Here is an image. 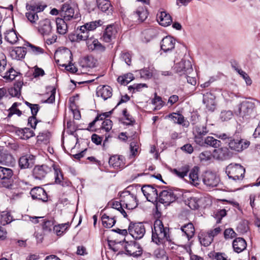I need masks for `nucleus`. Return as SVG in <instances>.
Returning a JSON list of instances; mask_svg holds the SVG:
<instances>
[{
	"label": "nucleus",
	"mask_w": 260,
	"mask_h": 260,
	"mask_svg": "<svg viewBox=\"0 0 260 260\" xmlns=\"http://www.w3.org/2000/svg\"><path fill=\"white\" fill-rule=\"evenodd\" d=\"M134 79V77L133 74L129 73L125 74L123 76H119L117 78V81L122 85H126Z\"/></svg>",
	"instance_id": "obj_47"
},
{
	"label": "nucleus",
	"mask_w": 260,
	"mask_h": 260,
	"mask_svg": "<svg viewBox=\"0 0 260 260\" xmlns=\"http://www.w3.org/2000/svg\"><path fill=\"white\" fill-rule=\"evenodd\" d=\"M235 70L243 77V78L245 80L246 83L248 85H250L252 84V80L249 77V76L247 75V74L242 70L241 69H239L236 67H234Z\"/></svg>",
	"instance_id": "obj_60"
},
{
	"label": "nucleus",
	"mask_w": 260,
	"mask_h": 260,
	"mask_svg": "<svg viewBox=\"0 0 260 260\" xmlns=\"http://www.w3.org/2000/svg\"><path fill=\"white\" fill-rule=\"evenodd\" d=\"M118 26L116 24L108 25L105 28L102 38L106 43H110L115 39L118 32Z\"/></svg>",
	"instance_id": "obj_13"
},
{
	"label": "nucleus",
	"mask_w": 260,
	"mask_h": 260,
	"mask_svg": "<svg viewBox=\"0 0 260 260\" xmlns=\"http://www.w3.org/2000/svg\"><path fill=\"white\" fill-rule=\"evenodd\" d=\"M156 187L158 188H168V186L161 187L155 184H145L142 186V192L148 201L152 203L157 202L158 193Z\"/></svg>",
	"instance_id": "obj_6"
},
{
	"label": "nucleus",
	"mask_w": 260,
	"mask_h": 260,
	"mask_svg": "<svg viewBox=\"0 0 260 260\" xmlns=\"http://www.w3.org/2000/svg\"><path fill=\"white\" fill-rule=\"evenodd\" d=\"M159 202L166 204L167 205L175 202L177 198L171 189L163 190L159 192L158 196Z\"/></svg>",
	"instance_id": "obj_15"
},
{
	"label": "nucleus",
	"mask_w": 260,
	"mask_h": 260,
	"mask_svg": "<svg viewBox=\"0 0 260 260\" xmlns=\"http://www.w3.org/2000/svg\"><path fill=\"white\" fill-rule=\"evenodd\" d=\"M214 156L219 159H228L233 156V153L229 150V148L221 147L214 150Z\"/></svg>",
	"instance_id": "obj_27"
},
{
	"label": "nucleus",
	"mask_w": 260,
	"mask_h": 260,
	"mask_svg": "<svg viewBox=\"0 0 260 260\" xmlns=\"http://www.w3.org/2000/svg\"><path fill=\"white\" fill-rule=\"evenodd\" d=\"M232 246L234 251L235 252L239 253L246 249L247 247V243L243 238H236L233 241Z\"/></svg>",
	"instance_id": "obj_31"
},
{
	"label": "nucleus",
	"mask_w": 260,
	"mask_h": 260,
	"mask_svg": "<svg viewBox=\"0 0 260 260\" xmlns=\"http://www.w3.org/2000/svg\"><path fill=\"white\" fill-rule=\"evenodd\" d=\"M147 87V85L145 83L134 84L128 87V90L132 91L133 93L140 91L142 88Z\"/></svg>",
	"instance_id": "obj_61"
},
{
	"label": "nucleus",
	"mask_w": 260,
	"mask_h": 260,
	"mask_svg": "<svg viewBox=\"0 0 260 260\" xmlns=\"http://www.w3.org/2000/svg\"><path fill=\"white\" fill-rule=\"evenodd\" d=\"M190 170V167L188 165H185L182 166L180 169V178H182L185 181L188 176V173Z\"/></svg>",
	"instance_id": "obj_64"
},
{
	"label": "nucleus",
	"mask_w": 260,
	"mask_h": 260,
	"mask_svg": "<svg viewBox=\"0 0 260 260\" xmlns=\"http://www.w3.org/2000/svg\"><path fill=\"white\" fill-rule=\"evenodd\" d=\"M98 96H100L104 100L110 98L112 95V89L108 85L100 86L96 90Z\"/></svg>",
	"instance_id": "obj_30"
},
{
	"label": "nucleus",
	"mask_w": 260,
	"mask_h": 260,
	"mask_svg": "<svg viewBox=\"0 0 260 260\" xmlns=\"http://www.w3.org/2000/svg\"><path fill=\"white\" fill-rule=\"evenodd\" d=\"M108 205L110 206L112 208L116 209L117 211H118L124 217H127V213L123 209V203L121 202V200L119 202L115 200H111L109 202Z\"/></svg>",
	"instance_id": "obj_41"
},
{
	"label": "nucleus",
	"mask_w": 260,
	"mask_h": 260,
	"mask_svg": "<svg viewBox=\"0 0 260 260\" xmlns=\"http://www.w3.org/2000/svg\"><path fill=\"white\" fill-rule=\"evenodd\" d=\"M96 5L99 9L107 15L112 14L113 7L108 0H96Z\"/></svg>",
	"instance_id": "obj_32"
},
{
	"label": "nucleus",
	"mask_w": 260,
	"mask_h": 260,
	"mask_svg": "<svg viewBox=\"0 0 260 260\" xmlns=\"http://www.w3.org/2000/svg\"><path fill=\"white\" fill-rule=\"evenodd\" d=\"M46 7V5H42L40 4H26V9L27 11L38 13L44 11Z\"/></svg>",
	"instance_id": "obj_44"
},
{
	"label": "nucleus",
	"mask_w": 260,
	"mask_h": 260,
	"mask_svg": "<svg viewBox=\"0 0 260 260\" xmlns=\"http://www.w3.org/2000/svg\"><path fill=\"white\" fill-rule=\"evenodd\" d=\"M39 32L42 36H48L52 30L51 22L49 19L41 20L39 22V25L37 27Z\"/></svg>",
	"instance_id": "obj_21"
},
{
	"label": "nucleus",
	"mask_w": 260,
	"mask_h": 260,
	"mask_svg": "<svg viewBox=\"0 0 260 260\" xmlns=\"http://www.w3.org/2000/svg\"><path fill=\"white\" fill-rule=\"evenodd\" d=\"M17 72L12 68H9L4 74V78L10 80H14L16 76Z\"/></svg>",
	"instance_id": "obj_58"
},
{
	"label": "nucleus",
	"mask_w": 260,
	"mask_h": 260,
	"mask_svg": "<svg viewBox=\"0 0 260 260\" xmlns=\"http://www.w3.org/2000/svg\"><path fill=\"white\" fill-rule=\"evenodd\" d=\"M152 241L158 245L168 246L173 253H176L179 245L175 244L169 235V229L164 226L161 220L156 219L152 226Z\"/></svg>",
	"instance_id": "obj_2"
},
{
	"label": "nucleus",
	"mask_w": 260,
	"mask_h": 260,
	"mask_svg": "<svg viewBox=\"0 0 260 260\" xmlns=\"http://www.w3.org/2000/svg\"><path fill=\"white\" fill-rule=\"evenodd\" d=\"M254 103L251 101L242 102L239 106V115L243 119H248L254 114Z\"/></svg>",
	"instance_id": "obj_9"
},
{
	"label": "nucleus",
	"mask_w": 260,
	"mask_h": 260,
	"mask_svg": "<svg viewBox=\"0 0 260 260\" xmlns=\"http://www.w3.org/2000/svg\"><path fill=\"white\" fill-rule=\"evenodd\" d=\"M68 21L62 18H57L56 19V31L57 32L61 35L66 34L68 31Z\"/></svg>",
	"instance_id": "obj_33"
},
{
	"label": "nucleus",
	"mask_w": 260,
	"mask_h": 260,
	"mask_svg": "<svg viewBox=\"0 0 260 260\" xmlns=\"http://www.w3.org/2000/svg\"><path fill=\"white\" fill-rule=\"evenodd\" d=\"M102 224L103 226L106 228H112L116 222L115 216L112 215H107L104 213L101 217Z\"/></svg>",
	"instance_id": "obj_37"
},
{
	"label": "nucleus",
	"mask_w": 260,
	"mask_h": 260,
	"mask_svg": "<svg viewBox=\"0 0 260 260\" xmlns=\"http://www.w3.org/2000/svg\"><path fill=\"white\" fill-rule=\"evenodd\" d=\"M180 230L181 231V236L183 238L189 241L194 234V228L192 223H188L182 226Z\"/></svg>",
	"instance_id": "obj_29"
},
{
	"label": "nucleus",
	"mask_w": 260,
	"mask_h": 260,
	"mask_svg": "<svg viewBox=\"0 0 260 260\" xmlns=\"http://www.w3.org/2000/svg\"><path fill=\"white\" fill-rule=\"evenodd\" d=\"M67 52L66 55L70 57V60L69 61L68 64H63L61 65L62 67H64L65 69L70 72L71 73H75L78 71V69L74 66L72 63L73 57H72V53L71 51L67 49H66Z\"/></svg>",
	"instance_id": "obj_40"
},
{
	"label": "nucleus",
	"mask_w": 260,
	"mask_h": 260,
	"mask_svg": "<svg viewBox=\"0 0 260 260\" xmlns=\"http://www.w3.org/2000/svg\"><path fill=\"white\" fill-rule=\"evenodd\" d=\"M75 34L76 36L77 42H79L81 41H86L90 38L88 37V35L87 34V32L83 30H80V28L79 29V27L77 28Z\"/></svg>",
	"instance_id": "obj_55"
},
{
	"label": "nucleus",
	"mask_w": 260,
	"mask_h": 260,
	"mask_svg": "<svg viewBox=\"0 0 260 260\" xmlns=\"http://www.w3.org/2000/svg\"><path fill=\"white\" fill-rule=\"evenodd\" d=\"M148 13L145 8L139 7L134 13V17L137 19L139 22H142L147 18Z\"/></svg>",
	"instance_id": "obj_38"
},
{
	"label": "nucleus",
	"mask_w": 260,
	"mask_h": 260,
	"mask_svg": "<svg viewBox=\"0 0 260 260\" xmlns=\"http://www.w3.org/2000/svg\"><path fill=\"white\" fill-rule=\"evenodd\" d=\"M35 156L31 154H26L21 156L18 160L19 167L21 169H26L31 168L35 164Z\"/></svg>",
	"instance_id": "obj_19"
},
{
	"label": "nucleus",
	"mask_w": 260,
	"mask_h": 260,
	"mask_svg": "<svg viewBox=\"0 0 260 260\" xmlns=\"http://www.w3.org/2000/svg\"><path fill=\"white\" fill-rule=\"evenodd\" d=\"M1 222L5 225L10 223L13 220V217L11 213L8 211H4L1 215Z\"/></svg>",
	"instance_id": "obj_51"
},
{
	"label": "nucleus",
	"mask_w": 260,
	"mask_h": 260,
	"mask_svg": "<svg viewBox=\"0 0 260 260\" xmlns=\"http://www.w3.org/2000/svg\"><path fill=\"white\" fill-rule=\"evenodd\" d=\"M103 23L101 20L87 22L80 27V30L85 31L88 35V37H90V31L94 30L98 27L101 26Z\"/></svg>",
	"instance_id": "obj_28"
},
{
	"label": "nucleus",
	"mask_w": 260,
	"mask_h": 260,
	"mask_svg": "<svg viewBox=\"0 0 260 260\" xmlns=\"http://www.w3.org/2000/svg\"><path fill=\"white\" fill-rule=\"evenodd\" d=\"M218 138L224 141L229 146V149L236 152H242L248 148L250 144L249 141L244 140L236 135L230 136L224 133L219 135Z\"/></svg>",
	"instance_id": "obj_3"
},
{
	"label": "nucleus",
	"mask_w": 260,
	"mask_h": 260,
	"mask_svg": "<svg viewBox=\"0 0 260 260\" xmlns=\"http://www.w3.org/2000/svg\"><path fill=\"white\" fill-rule=\"evenodd\" d=\"M13 171L12 169L0 166L1 185L6 188H11L13 184Z\"/></svg>",
	"instance_id": "obj_8"
},
{
	"label": "nucleus",
	"mask_w": 260,
	"mask_h": 260,
	"mask_svg": "<svg viewBox=\"0 0 260 260\" xmlns=\"http://www.w3.org/2000/svg\"><path fill=\"white\" fill-rule=\"evenodd\" d=\"M50 136L51 134L49 132L40 133L37 136V142L46 144L49 143Z\"/></svg>",
	"instance_id": "obj_49"
},
{
	"label": "nucleus",
	"mask_w": 260,
	"mask_h": 260,
	"mask_svg": "<svg viewBox=\"0 0 260 260\" xmlns=\"http://www.w3.org/2000/svg\"><path fill=\"white\" fill-rule=\"evenodd\" d=\"M175 43V40L173 37L170 36H166L161 41V49L165 52L172 50L174 48Z\"/></svg>",
	"instance_id": "obj_24"
},
{
	"label": "nucleus",
	"mask_w": 260,
	"mask_h": 260,
	"mask_svg": "<svg viewBox=\"0 0 260 260\" xmlns=\"http://www.w3.org/2000/svg\"><path fill=\"white\" fill-rule=\"evenodd\" d=\"M16 134L20 139L23 140H27L35 136L34 131L28 127L19 128L16 131Z\"/></svg>",
	"instance_id": "obj_36"
},
{
	"label": "nucleus",
	"mask_w": 260,
	"mask_h": 260,
	"mask_svg": "<svg viewBox=\"0 0 260 260\" xmlns=\"http://www.w3.org/2000/svg\"><path fill=\"white\" fill-rule=\"evenodd\" d=\"M215 98V95L210 91L203 94V102L208 111L213 112L216 109Z\"/></svg>",
	"instance_id": "obj_16"
},
{
	"label": "nucleus",
	"mask_w": 260,
	"mask_h": 260,
	"mask_svg": "<svg viewBox=\"0 0 260 260\" xmlns=\"http://www.w3.org/2000/svg\"><path fill=\"white\" fill-rule=\"evenodd\" d=\"M70 225L71 224L69 222L54 225L53 232L57 236H61L66 233Z\"/></svg>",
	"instance_id": "obj_39"
},
{
	"label": "nucleus",
	"mask_w": 260,
	"mask_h": 260,
	"mask_svg": "<svg viewBox=\"0 0 260 260\" xmlns=\"http://www.w3.org/2000/svg\"><path fill=\"white\" fill-rule=\"evenodd\" d=\"M199 168L194 167L191 170L189 175L185 179V181L197 186L200 183V179L199 178Z\"/></svg>",
	"instance_id": "obj_23"
},
{
	"label": "nucleus",
	"mask_w": 260,
	"mask_h": 260,
	"mask_svg": "<svg viewBox=\"0 0 260 260\" xmlns=\"http://www.w3.org/2000/svg\"><path fill=\"white\" fill-rule=\"evenodd\" d=\"M60 16L62 19L68 21L77 18V15L75 14L74 7L68 3H65L62 6L60 10Z\"/></svg>",
	"instance_id": "obj_14"
},
{
	"label": "nucleus",
	"mask_w": 260,
	"mask_h": 260,
	"mask_svg": "<svg viewBox=\"0 0 260 260\" xmlns=\"http://www.w3.org/2000/svg\"><path fill=\"white\" fill-rule=\"evenodd\" d=\"M152 255L156 260H168V256L164 248H157L154 250Z\"/></svg>",
	"instance_id": "obj_45"
},
{
	"label": "nucleus",
	"mask_w": 260,
	"mask_h": 260,
	"mask_svg": "<svg viewBox=\"0 0 260 260\" xmlns=\"http://www.w3.org/2000/svg\"><path fill=\"white\" fill-rule=\"evenodd\" d=\"M156 19L159 24L163 26H169L172 22L171 16L165 11L158 12L156 15Z\"/></svg>",
	"instance_id": "obj_26"
},
{
	"label": "nucleus",
	"mask_w": 260,
	"mask_h": 260,
	"mask_svg": "<svg viewBox=\"0 0 260 260\" xmlns=\"http://www.w3.org/2000/svg\"><path fill=\"white\" fill-rule=\"evenodd\" d=\"M191 60L189 55L185 54L180 62V90L184 93L183 96L189 94L197 83L196 78L191 76L193 70Z\"/></svg>",
	"instance_id": "obj_1"
},
{
	"label": "nucleus",
	"mask_w": 260,
	"mask_h": 260,
	"mask_svg": "<svg viewBox=\"0 0 260 260\" xmlns=\"http://www.w3.org/2000/svg\"><path fill=\"white\" fill-rule=\"evenodd\" d=\"M83 67L93 68L96 66V60L92 56H86L83 59Z\"/></svg>",
	"instance_id": "obj_54"
},
{
	"label": "nucleus",
	"mask_w": 260,
	"mask_h": 260,
	"mask_svg": "<svg viewBox=\"0 0 260 260\" xmlns=\"http://www.w3.org/2000/svg\"><path fill=\"white\" fill-rule=\"evenodd\" d=\"M129 188V186L127 187L126 190L121 193L120 199L123 207L128 210H132L138 206V200L136 196L134 193H131L128 190Z\"/></svg>",
	"instance_id": "obj_4"
},
{
	"label": "nucleus",
	"mask_w": 260,
	"mask_h": 260,
	"mask_svg": "<svg viewBox=\"0 0 260 260\" xmlns=\"http://www.w3.org/2000/svg\"><path fill=\"white\" fill-rule=\"evenodd\" d=\"M25 16L27 20L32 24H36L39 19V16L36 13L27 12L25 13Z\"/></svg>",
	"instance_id": "obj_56"
},
{
	"label": "nucleus",
	"mask_w": 260,
	"mask_h": 260,
	"mask_svg": "<svg viewBox=\"0 0 260 260\" xmlns=\"http://www.w3.org/2000/svg\"><path fill=\"white\" fill-rule=\"evenodd\" d=\"M51 171V167L47 165H37L32 170V175L36 179L42 180Z\"/></svg>",
	"instance_id": "obj_17"
},
{
	"label": "nucleus",
	"mask_w": 260,
	"mask_h": 260,
	"mask_svg": "<svg viewBox=\"0 0 260 260\" xmlns=\"http://www.w3.org/2000/svg\"><path fill=\"white\" fill-rule=\"evenodd\" d=\"M54 220L44 219L42 220V226L44 232H50L54 226Z\"/></svg>",
	"instance_id": "obj_48"
},
{
	"label": "nucleus",
	"mask_w": 260,
	"mask_h": 260,
	"mask_svg": "<svg viewBox=\"0 0 260 260\" xmlns=\"http://www.w3.org/2000/svg\"><path fill=\"white\" fill-rule=\"evenodd\" d=\"M129 158L135 157L140 152L139 143L137 141L132 142L129 144Z\"/></svg>",
	"instance_id": "obj_46"
},
{
	"label": "nucleus",
	"mask_w": 260,
	"mask_h": 260,
	"mask_svg": "<svg viewBox=\"0 0 260 260\" xmlns=\"http://www.w3.org/2000/svg\"><path fill=\"white\" fill-rule=\"evenodd\" d=\"M125 253L128 256L138 257L142 255L143 249L140 244L135 241L126 242L124 245Z\"/></svg>",
	"instance_id": "obj_10"
},
{
	"label": "nucleus",
	"mask_w": 260,
	"mask_h": 260,
	"mask_svg": "<svg viewBox=\"0 0 260 260\" xmlns=\"http://www.w3.org/2000/svg\"><path fill=\"white\" fill-rule=\"evenodd\" d=\"M221 143L220 140H217L213 137L208 136L203 139V145H200L202 146L206 145L212 146L214 148H218L221 146Z\"/></svg>",
	"instance_id": "obj_43"
},
{
	"label": "nucleus",
	"mask_w": 260,
	"mask_h": 260,
	"mask_svg": "<svg viewBox=\"0 0 260 260\" xmlns=\"http://www.w3.org/2000/svg\"><path fill=\"white\" fill-rule=\"evenodd\" d=\"M27 44L28 46L30 49V51L33 54L38 55L39 54H43L45 52V51L43 48L39 46H35L29 43H27Z\"/></svg>",
	"instance_id": "obj_57"
},
{
	"label": "nucleus",
	"mask_w": 260,
	"mask_h": 260,
	"mask_svg": "<svg viewBox=\"0 0 260 260\" xmlns=\"http://www.w3.org/2000/svg\"><path fill=\"white\" fill-rule=\"evenodd\" d=\"M52 167H53L54 171L55 182L56 184H60L62 186H70L71 184V182L68 181H63L64 179L63 176L59 166L53 164Z\"/></svg>",
	"instance_id": "obj_22"
},
{
	"label": "nucleus",
	"mask_w": 260,
	"mask_h": 260,
	"mask_svg": "<svg viewBox=\"0 0 260 260\" xmlns=\"http://www.w3.org/2000/svg\"><path fill=\"white\" fill-rule=\"evenodd\" d=\"M125 157L123 155H114L109 158L110 166L114 169H122L125 167Z\"/></svg>",
	"instance_id": "obj_20"
},
{
	"label": "nucleus",
	"mask_w": 260,
	"mask_h": 260,
	"mask_svg": "<svg viewBox=\"0 0 260 260\" xmlns=\"http://www.w3.org/2000/svg\"><path fill=\"white\" fill-rule=\"evenodd\" d=\"M31 198L34 200L41 201L46 203L48 200V196L44 188L41 187H35L32 188L30 191Z\"/></svg>",
	"instance_id": "obj_18"
},
{
	"label": "nucleus",
	"mask_w": 260,
	"mask_h": 260,
	"mask_svg": "<svg viewBox=\"0 0 260 260\" xmlns=\"http://www.w3.org/2000/svg\"><path fill=\"white\" fill-rule=\"evenodd\" d=\"M26 48L24 47H15L10 51V56L13 59L21 60L25 57Z\"/></svg>",
	"instance_id": "obj_25"
},
{
	"label": "nucleus",
	"mask_w": 260,
	"mask_h": 260,
	"mask_svg": "<svg viewBox=\"0 0 260 260\" xmlns=\"http://www.w3.org/2000/svg\"><path fill=\"white\" fill-rule=\"evenodd\" d=\"M122 114L125 117V120L127 121L123 122V124L126 125H133L135 123L136 121L134 118L127 112V110L126 108L122 110Z\"/></svg>",
	"instance_id": "obj_53"
},
{
	"label": "nucleus",
	"mask_w": 260,
	"mask_h": 260,
	"mask_svg": "<svg viewBox=\"0 0 260 260\" xmlns=\"http://www.w3.org/2000/svg\"><path fill=\"white\" fill-rule=\"evenodd\" d=\"M199 239L201 245L205 247L210 245L213 240L207 233L199 236Z\"/></svg>",
	"instance_id": "obj_50"
},
{
	"label": "nucleus",
	"mask_w": 260,
	"mask_h": 260,
	"mask_svg": "<svg viewBox=\"0 0 260 260\" xmlns=\"http://www.w3.org/2000/svg\"><path fill=\"white\" fill-rule=\"evenodd\" d=\"M187 205L191 209L196 210L199 207L198 200L196 198L191 197L187 202Z\"/></svg>",
	"instance_id": "obj_62"
},
{
	"label": "nucleus",
	"mask_w": 260,
	"mask_h": 260,
	"mask_svg": "<svg viewBox=\"0 0 260 260\" xmlns=\"http://www.w3.org/2000/svg\"><path fill=\"white\" fill-rule=\"evenodd\" d=\"M15 158L9 153L0 151V164L6 166H12L15 163Z\"/></svg>",
	"instance_id": "obj_35"
},
{
	"label": "nucleus",
	"mask_w": 260,
	"mask_h": 260,
	"mask_svg": "<svg viewBox=\"0 0 260 260\" xmlns=\"http://www.w3.org/2000/svg\"><path fill=\"white\" fill-rule=\"evenodd\" d=\"M9 112L8 114L7 115V117L10 118L13 115L16 114L18 116L20 117L22 114V111L19 109H17V107H14V106H12L8 110Z\"/></svg>",
	"instance_id": "obj_63"
},
{
	"label": "nucleus",
	"mask_w": 260,
	"mask_h": 260,
	"mask_svg": "<svg viewBox=\"0 0 260 260\" xmlns=\"http://www.w3.org/2000/svg\"><path fill=\"white\" fill-rule=\"evenodd\" d=\"M226 215V211L225 209H219L214 212V218L217 219L216 223H219L223 217Z\"/></svg>",
	"instance_id": "obj_59"
},
{
	"label": "nucleus",
	"mask_w": 260,
	"mask_h": 260,
	"mask_svg": "<svg viewBox=\"0 0 260 260\" xmlns=\"http://www.w3.org/2000/svg\"><path fill=\"white\" fill-rule=\"evenodd\" d=\"M128 232L134 239L140 240L145 234L146 229L143 222L131 221L128 227Z\"/></svg>",
	"instance_id": "obj_7"
},
{
	"label": "nucleus",
	"mask_w": 260,
	"mask_h": 260,
	"mask_svg": "<svg viewBox=\"0 0 260 260\" xmlns=\"http://www.w3.org/2000/svg\"><path fill=\"white\" fill-rule=\"evenodd\" d=\"M22 83L21 82H17L14 84V86L7 90L9 94L12 96L19 98L21 95V90Z\"/></svg>",
	"instance_id": "obj_42"
},
{
	"label": "nucleus",
	"mask_w": 260,
	"mask_h": 260,
	"mask_svg": "<svg viewBox=\"0 0 260 260\" xmlns=\"http://www.w3.org/2000/svg\"><path fill=\"white\" fill-rule=\"evenodd\" d=\"M4 39L10 44H15L18 40L16 31L13 28L7 30L4 32Z\"/></svg>",
	"instance_id": "obj_34"
},
{
	"label": "nucleus",
	"mask_w": 260,
	"mask_h": 260,
	"mask_svg": "<svg viewBox=\"0 0 260 260\" xmlns=\"http://www.w3.org/2000/svg\"><path fill=\"white\" fill-rule=\"evenodd\" d=\"M201 178L204 184L209 188L216 187L220 181L219 177L215 173L211 171L204 172Z\"/></svg>",
	"instance_id": "obj_11"
},
{
	"label": "nucleus",
	"mask_w": 260,
	"mask_h": 260,
	"mask_svg": "<svg viewBox=\"0 0 260 260\" xmlns=\"http://www.w3.org/2000/svg\"><path fill=\"white\" fill-rule=\"evenodd\" d=\"M225 172L229 178L236 181H241L244 177L245 169L239 164H231L226 167Z\"/></svg>",
	"instance_id": "obj_5"
},
{
	"label": "nucleus",
	"mask_w": 260,
	"mask_h": 260,
	"mask_svg": "<svg viewBox=\"0 0 260 260\" xmlns=\"http://www.w3.org/2000/svg\"><path fill=\"white\" fill-rule=\"evenodd\" d=\"M140 74V78L147 80L150 79L153 76L152 71L148 68H145L138 71Z\"/></svg>",
	"instance_id": "obj_52"
},
{
	"label": "nucleus",
	"mask_w": 260,
	"mask_h": 260,
	"mask_svg": "<svg viewBox=\"0 0 260 260\" xmlns=\"http://www.w3.org/2000/svg\"><path fill=\"white\" fill-rule=\"evenodd\" d=\"M209 131L206 125H197L192 129L195 142L198 145H203V139Z\"/></svg>",
	"instance_id": "obj_12"
}]
</instances>
